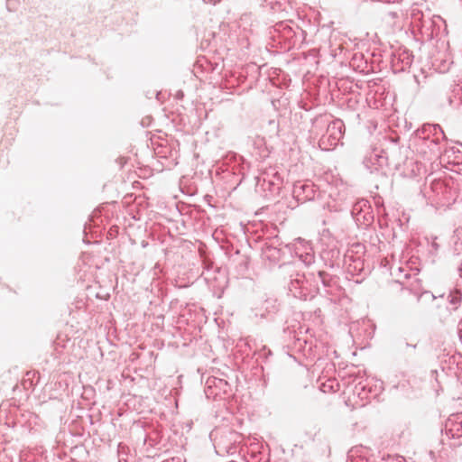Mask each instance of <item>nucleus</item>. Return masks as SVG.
<instances>
[{
	"label": "nucleus",
	"instance_id": "obj_1",
	"mask_svg": "<svg viewBox=\"0 0 462 462\" xmlns=\"http://www.w3.org/2000/svg\"><path fill=\"white\" fill-rule=\"evenodd\" d=\"M446 434L452 439L462 437V414L452 415L445 425Z\"/></svg>",
	"mask_w": 462,
	"mask_h": 462
},
{
	"label": "nucleus",
	"instance_id": "obj_2",
	"mask_svg": "<svg viewBox=\"0 0 462 462\" xmlns=\"http://www.w3.org/2000/svg\"><path fill=\"white\" fill-rule=\"evenodd\" d=\"M300 189H310L311 187L310 185H296L295 188H294V193L296 194V196L300 195L299 190Z\"/></svg>",
	"mask_w": 462,
	"mask_h": 462
},
{
	"label": "nucleus",
	"instance_id": "obj_3",
	"mask_svg": "<svg viewBox=\"0 0 462 462\" xmlns=\"http://www.w3.org/2000/svg\"><path fill=\"white\" fill-rule=\"evenodd\" d=\"M340 137H341V132H340V131H338V133H337V136H335V137H334V140H335V143H333L334 145H336V144H337V141H339Z\"/></svg>",
	"mask_w": 462,
	"mask_h": 462
},
{
	"label": "nucleus",
	"instance_id": "obj_4",
	"mask_svg": "<svg viewBox=\"0 0 462 462\" xmlns=\"http://www.w3.org/2000/svg\"><path fill=\"white\" fill-rule=\"evenodd\" d=\"M457 300H458V298H457V296H454V297H452V299H451V302H452V303H455Z\"/></svg>",
	"mask_w": 462,
	"mask_h": 462
},
{
	"label": "nucleus",
	"instance_id": "obj_5",
	"mask_svg": "<svg viewBox=\"0 0 462 462\" xmlns=\"http://www.w3.org/2000/svg\"><path fill=\"white\" fill-rule=\"evenodd\" d=\"M335 128H336V124H334V125H332V127H329L328 131H332Z\"/></svg>",
	"mask_w": 462,
	"mask_h": 462
}]
</instances>
